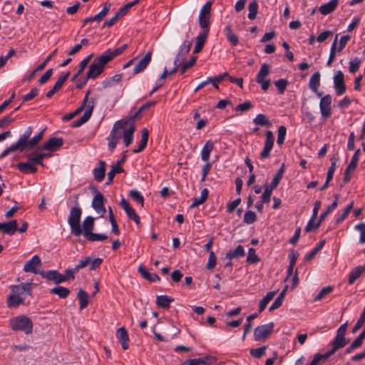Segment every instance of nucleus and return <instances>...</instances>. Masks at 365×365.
<instances>
[{
  "mask_svg": "<svg viewBox=\"0 0 365 365\" xmlns=\"http://www.w3.org/2000/svg\"><path fill=\"white\" fill-rule=\"evenodd\" d=\"M9 324L11 329L14 331H21L25 334H30L33 332L34 323L26 315H19L11 318Z\"/></svg>",
  "mask_w": 365,
  "mask_h": 365,
  "instance_id": "f257e3e1",
  "label": "nucleus"
},
{
  "mask_svg": "<svg viewBox=\"0 0 365 365\" xmlns=\"http://www.w3.org/2000/svg\"><path fill=\"white\" fill-rule=\"evenodd\" d=\"M82 209L81 207H72L68 218V223L71 227V232L76 237L82 235V229L80 225Z\"/></svg>",
  "mask_w": 365,
  "mask_h": 365,
  "instance_id": "f03ea898",
  "label": "nucleus"
},
{
  "mask_svg": "<svg viewBox=\"0 0 365 365\" xmlns=\"http://www.w3.org/2000/svg\"><path fill=\"white\" fill-rule=\"evenodd\" d=\"M108 59L102 54L96 58L89 66V69L86 76V80L96 79L103 71L106 65L108 63Z\"/></svg>",
  "mask_w": 365,
  "mask_h": 365,
  "instance_id": "7ed1b4c3",
  "label": "nucleus"
},
{
  "mask_svg": "<svg viewBox=\"0 0 365 365\" xmlns=\"http://www.w3.org/2000/svg\"><path fill=\"white\" fill-rule=\"evenodd\" d=\"M274 327V322L258 326L254 331V339L256 341H264L273 332Z\"/></svg>",
  "mask_w": 365,
  "mask_h": 365,
  "instance_id": "20e7f679",
  "label": "nucleus"
},
{
  "mask_svg": "<svg viewBox=\"0 0 365 365\" xmlns=\"http://www.w3.org/2000/svg\"><path fill=\"white\" fill-rule=\"evenodd\" d=\"M211 2H207L200 9L199 14V24L204 31L209 32V26L210 24V10Z\"/></svg>",
  "mask_w": 365,
  "mask_h": 365,
  "instance_id": "39448f33",
  "label": "nucleus"
},
{
  "mask_svg": "<svg viewBox=\"0 0 365 365\" xmlns=\"http://www.w3.org/2000/svg\"><path fill=\"white\" fill-rule=\"evenodd\" d=\"M359 153H360V149H358L356 150L355 153L352 156L351 162L348 165L347 168L345 169L344 176V178L342 180L343 184L341 185V186H343L344 185H345L350 180L351 173L356 169V168L357 166L359 158Z\"/></svg>",
  "mask_w": 365,
  "mask_h": 365,
  "instance_id": "423d86ee",
  "label": "nucleus"
},
{
  "mask_svg": "<svg viewBox=\"0 0 365 365\" xmlns=\"http://www.w3.org/2000/svg\"><path fill=\"white\" fill-rule=\"evenodd\" d=\"M38 274L41 276V277L52 281L56 284L67 281V277L59 273L57 270H48L47 272L40 271Z\"/></svg>",
  "mask_w": 365,
  "mask_h": 365,
  "instance_id": "0eeeda50",
  "label": "nucleus"
},
{
  "mask_svg": "<svg viewBox=\"0 0 365 365\" xmlns=\"http://www.w3.org/2000/svg\"><path fill=\"white\" fill-rule=\"evenodd\" d=\"M334 86L337 96H341L346 92V87L344 83V75L341 71L335 72L334 76Z\"/></svg>",
  "mask_w": 365,
  "mask_h": 365,
  "instance_id": "6e6552de",
  "label": "nucleus"
},
{
  "mask_svg": "<svg viewBox=\"0 0 365 365\" xmlns=\"http://www.w3.org/2000/svg\"><path fill=\"white\" fill-rule=\"evenodd\" d=\"M319 108L322 115L324 118H329L331 115V96L327 94L320 97Z\"/></svg>",
  "mask_w": 365,
  "mask_h": 365,
  "instance_id": "1a4fd4ad",
  "label": "nucleus"
},
{
  "mask_svg": "<svg viewBox=\"0 0 365 365\" xmlns=\"http://www.w3.org/2000/svg\"><path fill=\"white\" fill-rule=\"evenodd\" d=\"M63 145V140L61 138H51L43 143L41 149L49 152H54L61 148Z\"/></svg>",
  "mask_w": 365,
  "mask_h": 365,
  "instance_id": "9d476101",
  "label": "nucleus"
},
{
  "mask_svg": "<svg viewBox=\"0 0 365 365\" xmlns=\"http://www.w3.org/2000/svg\"><path fill=\"white\" fill-rule=\"evenodd\" d=\"M95 104V100H92L91 102L88 105L87 109L84 112L83 115L80 118L73 122L71 127L78 128L86 123L90 119L92 115Z\"/></svg>",
  "mask_w": 365,
  "mask_h": 365,
  "instance_id": "9b49d317",
  "label": "nucleus"
},
{
  "mask_svg": "<svg viewBox=\"0 0 365 365\" xmlns=\"http://www.w3.org/2000/svg\"><path fill=\"white\" fill-rule=\"evenodd\" d=\"M111 4L109 2H106L103 4V7L102 10L93 16L88 17L85 19L83 21V26L87 24L88 23H91L93 21H96L98 23L101 22L102 19L108 14L109 11L110 10Z\"/></svg>",
  "mask_w": 365,
  "mask_h": 365,
  "instance_id": "f8f14e48",
  "label": "nucleus"
},
{
  "mask_svg": "<svg viewBox=\"0 0 365 365\" xmlns=\"http://www.w3.org/2000/svg\"><path fill=\"white\" fill-rule=\"evenodd\" d=\"M92 207L101 217L105 215L106 210L104 207V197L101 192L96 191L92 201Z\"/></svg>",
  "mask_w": 365,
  "mask_h": 365,
  "instance_id": "ddd939ff",
  "label": "nucleus"
},
{
  "mask_svg": "<svg viewBox=\"0 0 365 365\" xmlns=\"http://www.w3.org/2000/svg\"><path fill=\"white\" fill-rule=\"evenodd\" d=\"M120 205L125 210L128 218L133 220L136 225L140 223V218L135 212V210L130 206V203L125 199L122 198L120 202Z\"/></svg>",
  "mask_w": 365,
  "mask_h": 365,
  "instance_id": "4468645a",
  "label": "nucleus"
},
{
  "mask_svg": "<svg viewBox=\"0 0 365 365\" xmlns=\"http://www.w3.org/2000/svg\"><path fill=\"white\" fill-rule=\"evenodd\" d=\"M41 260L38 255H34L32 258L26 262L24 267V271L25 272H32L34 274H38L37 267L41 265Z\"/></svg>",
  "mask_w": 365,
  "mask_h": 365,
  "instance_id": "2eb2a0df",
  "label": "nucleus"
},
{
  "mask_svg": "<svg viewBox=\"0 0 365 365\" xmlns=\"http://www.w3.org/2000/svg\"><path fill=\"white\" fill-rule=\"evenodd\" d=\"M11 293L14 295L20 296L24 293H27L29 295L31 294V283H21L18 285H12L10 287Z\"/></svg>",
  "mask_w": 365,
  "mask_h": 365,
  "instance_id": "dca6fc26",
  "label": "nucleus"
},
{
  "mask_svg": "<svg viewBox=\"0 0 365 365\" xmlns=\"http://www.w3.org/2000/svg\"><path fill=\"white\" fill-rule=\"evenodd\" d=\"M152 51H148L145 56L138 61L133 69V73L138 74L143 71L151 61Z\"/></svg>",
  "mask_w": 365,
  "mask_h": 365,
  "instance_id": "f3484780",
  "label": "nucleus"
},
{
  "mask_svg": "<svg viewBox=\"0 0 365 365\" xmlns=\"http://www.w3.org/2000/svg\"><path fill=\"white\" fill-rule=\"evenodd\" d=\"M18 230V224L16 220L7 222H0V230L4 234L12 236Z\"/></svg>",
  "mask_w": 365,
  "mask_h": 365,
  "instance_id": "a211bd4d",
  "label": "nucleus"
},
{
  "mask_svg": "<svg viewBox=\"0 0 365 365\" xmlns=\"http://www.w3.org/2000/svg\"><path fill=\"white\" fill-rule=\"evenodd\" d=\"M349 343V340L345 337L336 336L331 342V349L325 354H329V357L331 356L339 349L344 347Z\"/></svg>",
  "mask_w": 365,
  "mask_h": 365,
  "instance_id": "6ab92c4d",
  "label": "nucleus"
},
{
  "mask_svg": "<svg viewBox=\"0 0 365 365\" xmlns=\"http://www.w3.org/2000/svg\"><path fill=\"white\" fill-rule=\"evenodd\" d=\"M106 162L103 160H100L98 163V167L93 169V178L96 182H101L105 178L106 170Z\"/></svg>",
  "mask_w": 365,
  "mask_h": 365,
  "instance_id": "aec40b11",
  "label": "nucleus"
},
{
  "mask_svg": "<svg viewBox=\"0 0 365 365\" xmlns=\"http://www.w3.org/2000/svg\"><path fill=\"white\" fill-rule=\"evenodd\" d=\"M339 197V195L338 194L334 195V202L327 207V208L326 209V210L324 212L321 213L318 221L315 223V225H314L315 227H319L320 226V225L322 224V222L327 217V215H329L336 207V206L338 205L337 202H338Z\"/></svg>",
  "mask_w": 365,
  "mask_h": 365,
  "instance_id": "412c9836",
  "label": "nucleus"
},
{
  "mask_svg": "<svg viewBox=\"0 0 365 365\" xmlns=\"http://www.w3.org/2000/svg\"><path fill=\"white\" fill-rule=\"evenodd\" d=\"M116 337L118 341L121 344L123 349H128L129 347V337L128 334L125 327H120L117 330Z\"/></svg>",
  "mask_w": 365,
  "mask_h": 365,
  "instance_id": "4be33fe9",
  "label": "nucleus"
},
{
  "mask_svg": "<svg viewBox=\"0 0 365 365\" xmlns=\"http://www.w3.org/2000/svg\"><path fill=\"white\" fill-rule=\"evenodd\" d=\"M32 132V128L31 126L28 127L16 143L20 147V151H23L26 148V145L30 140Z\"/></svg>",
  "mask_w": 365,
  "mask_h": 365,
  "instance_id": "5701e85b",
  "label": "nucleus"
},
{
  "mask_svg": "<svg viewBox=\"0 0 365 365\" xmlns=\"http://www.w3.org/2000/svg\"><path fill=\"white\" fill-rule=\"evenodd\" d=\"M127 125H128V120H120L116 121L109 135L113 138L115 137L119 140L123 133L119 132L118 130L124 129Z\"/></svg>",
  "mask_w": 365,
  "mask_h": 365,
  "instance_id": "b1692460",
  "label": "nucleus"
},
{
  "mask_svg": "<svg viewBox=\"0 0 365 365\" xmlns=\"http://www.w3.org/2000/svg\"><path fill=\"white\" fill-rule=\"evenodd\" d=\"M124 131L122 134V137L123 138V142L125 147H128L133 140V134L135 130V126L134 123H130L128 128H124Z\"/></svg>",
  "mask_w": 365,
  "mask_h": 365,
  "instance_id": "393cba45",
  "label": "nucleus"
},
{
  "mask_svg": "<svg viewBox=\"0 0 365 365\" xmlns=\"http://www.w3.org/2000/svg\"><path fill=\"white\" fill-rule=\"evenodd\" d=\"M35 163L29 160V156L28 155V161L25 163H20L17 164L16 168L22 173L25 174L35 173L37 171V168L35 166Z\"/></svg>",
  "mask_w": 365,
  "mask_h": 365,
  "instance_id": "a878e982",
  "label": "nucleus"
},
{
  "mask_svg": "<svg viewBox=\"0 0 365 365\" xmlns=\"http://www.w3.org/2000/svg\"><path fill=\"white\" fill-rule=\"evenodd\" d=\"M339 0H330L329 2L322 4L319 11L322 15H328L332 13L338 6Z\"/></svg>",
  "mask_w": 365,
  "mask_h": 365,
  "instance_id": "bb28decb",
  "label": "nucleus"
},
{
  "mask_svg": "<svg viewBox=\"0 0 365 365\" xmlns=\"http://www.w3.org/2000/svg\"><path fill=\"white\" fill-rule=\"evenodd\" d=\"M320 84V73L319 72H315L309 80V88L310 89L314 92L318 97H322V93L318 91V88Z\"/></svg>",
  "mask_w": 365,
  "mask_h": 365,
  "instance_id": "cd10ccee",
  "label": "nucleus"
},
{
  "mask_svg": "<svg viewBox=\"0 0 365 365\" xmlns=\"http://www.w3.org/2000/svg\"><path fill=\"white\" fill-rule=\"evenodd\" d=\"M207 31H203L202 32L198 34V36H197L195 45L194 46L193 53H198L202 51L205 43L206 38L207 37Z\"/></svg>",
  "mask_w": 365,
  "mask_h": 365,
  "instance_id": "c85d7f7f",
  "label": "nucleus"
},
{
  "mask_svg": "<svg viewBox=\"0 0 365 365\" xmlns=\"http://www.w3.org/2000/svg\"><path fill=\"white\" fill-rule=\"evenodd\" d=\"M365 272V265L354 267L349 273V284H353L363 273Z\"/></svg>",
  "mask_w": 365,
  "mask_h": 365,
  "instance_id": "c756f323",
  "label": "nucleus"
},
{
  "mask_svg": "<svg viewBox=\"0 0 365 365\" xmlns=\"http://www.w3.org/2000/svg\"><path fill=\"white\" fill-rule=\"evenodd\" d=\"M25 299L10 293L8 296L6 304L9 308H16L24 303Z\"/></svg>",
  "mask_w": 365,
  "mask_h": 365,
  "instance_id": "7c9ffc66",
  "label": "nucleus"
},
{
  "mask_svg": "<svg viewBox=\"0 0 365 365\" xmlns=\"http://www.w3.org/2000/svg\"><path fill=\"white\" fill-rule=\"evenodd\" d=\"M94 227V218L91 216L86 217L83 221L82 232L84 237L92 232Z\"/></svg>",
  "mask_w": 365,
  "mask_h": 365,
  "instance_id": "2f4dec72",
  "label": "nucleus"
},
{
  "mask_svg": "<svg viewBox=\"0 0 365 365\" xmlns=\"http://www.w3.org/2000/svg\"><path fill=\"white\" fill-rule=\"evenodd\" d=\"M174 301V299L168 295H160L156 297V304L158 307L163 309H169L170 303Z\"/></svg>",
  "mask_w": 365,
  "mask_h": 365,
  "instance_id": "473e14b6",
  "label": "nucleus"
},
{
  "mask_svg": "<svg viewBox=\"0 0 365 365\" xmlns=\"http://www.w3.org/2000/svg\"><path fill=\"white\" fill-rule=\"evenodd\" d=\"M128 46L127 44H123L121 46H120L119 48L115 49V50H110V49H108L107 51H106L105 52H103L102 53V55L104 56V57H107L108 58V62L110 61L113 58L120 55L126 48H127Z\"/></svg>",
  "mask_w": 365,
  "mask_h": 365,
  "instance_id": "72a5a7b5",
  "label": "nucleus"
},
{
  "mask_svg": "<svg viewBox=\"0 0 365 365\" xmlns=\"http://www.w3.org/2000/svg\"><path fill=\"white\" fill-rule=\"evenodd\" d=\"M213 148H214V143L212 142V140H209L205 143V144L204 145V146L202 149V151H201V159L203 161H205V162L208 161V160L210 158V153L213 150Z\"/></svg>",
  "mask_w": 365,
  "mask_h": 365,
  "instance_id": "f704fd0d",
  "label": "nucleus"
},
{
  "mask_svg": "<svg viewBox=\"0 0 365 365\" xmlns=\"http://www.w3.org/2000/svg\"><path fill=\"white\" fill-rule=\"evenodd\" d=\"M139 273L141 274V276L150 281V282H157V281H159L160 279L159 277V276L155 274V273H150L143 266L140 265L138 267V269Z\"/></svg>",
  "mask_w": 365,
  "mask_h": 365,
  "instance_id": "c9c22d12",
  "label": "nucleus"
},
{
  "mask_svg": "<svg viewBox=\"0 0 365 365\" xmlns=\"http://www.w3.org/2000/svg\"><path fill=\"white\" fill-rule=\"evenodd\" d=\"M245 249L242 245H239L235 250H230L227 252L225 257L229 260H231L234 258H239L245 256Z\"/></svg>",
  "mask_w": 365,
  "mask_h": 365,
  "instance_id": "e433bc0d",
  "label": "nucleus"
},
{
  "mask_svg": "<svg viewBox=\"0 0 365 365\" xmlns=\"http://www.w3.org/2000/svg\"><path fill=\"white\" fill-rule=\"evenodd\" d=\"M209 194V191L207 188H204L201 191L200 197H195L192 199V202L190 205V207L191 209L198 207L199 205L203 204L207 199Z\"/></svg>",
  "mask_w": 365,
  "mask_h": 365,
  "instance_id": "4c0bfd02",
  "label": "nucleus"
},
{
  "mask_svg": "<svg viewBox=\"0 0 365 365\" xmlns=\"http://www.w3.org/2000/svg\"><path fill=\"white\" fill-rule=\"evenodd\" d=\"M192 41L190 39H185L182 44L180 46L178 53L176 56H179L180 58L183 59V56L189 53L190 51Z\"/></svg>",
  "mask_w": 365,
  "mask_h": 365,
  "instance_id": "58836bf2",
  "label": "nucleus"
},
{
  "mask_svg": "<svg viewBox=\"0 0 365 365\" xmlns=\"http://www.w3.org/2000/svg\"><path fill=\"white\" fill-rule=\"evenodd\" d=\"M29 160L34 163L35 164L44 166L43 160L44 158H47L51 156L50 153H40L33 155V154L29 155Z\"/></svg>",
  "mask_w": 365,
  "mask_h": 365,
  "instance_id": "ea45409f",
  "label": "nucleus"
},
{
  "mask_svg": "<svg viewBox=\"0 0 365 365\" xmlns=\"http://www.w3.org/2000/svg\"><path fill=\"white\" fill-rule=\"evenodd\" d=\"M210 359V356H206L198 359H187L183 365H207L209 364V360Z\"/></svg>",
  "mask_w": 365,
  "mask_h": 365,
  "instance_id": "a19ab883",
  "label": "nucleus"
},
{
  "mask_svg": "<svg viewBox=\"0 0 365 365\" xmlns=\"http://www.w3.org/2000/svg\"><path fill=\"white\" fill-rule=\"evenodd\" d=\"M339 34H337L336 36H335V38L334 40V41L332 42L331 43V48H330V53H329V58H328V61L327 62V66H330L334 58H335V56H336V45H337V40H338V36H339Z\"/></svg>",
  "mask_w": 365,
  "mask_h": 365,
  "instance_id": "79ce46f5",
  "label": "nucleus"
},
{
  "mask_svg": "<svg viewBox=\"0 0 365 365\" xmlns=\"http://www.w3.org/2000/svg\"><path fill=\"white\" fill-rule=\"evenodd\" d=\"M50 293L58 295L61 299H66L70 294V290L63 287H53L50 290Z\"/></svg>",
  "mask_w": 365,
  "mask_h": 365,
  "instance_id": "37998d69",
  "label": "nucleus"
},
{
  "mask_svg": "<svg viewBox=\"0 0 365 365\" xmlns=\"http://www.w3.org/2000/svg\"><path fill=\"white\" fill-rule=\"evenodd\" d=\"M225 35L227 40L233 45L236 46L238 44V37L233 33L232 26L227 25L225 28Z\"/></svg>",
  "mask_w": 365,
  "mask_h": 365,
  "instance_id": "c03bdc74",
  "label": "nucleus"
},
{
  "mask_svg": "<svg viewBox=\"0 0 365 365\" xmlns=\"http://www.w3.org/2000/svg\"><path fill=\"white\" fill-rule=\"evenodd\" d=\"M270 71L269 66L267 63H263L258 73L256 76L255 81H260L261 80H265V78L269 75Z\"/></svg>",
  "mask_w": 365,
  "mask_h": 365,
  "instance_id": "a18cd8bd",
  "label": "nucleus"
},
{
  "mask_svg": "<svg viewBox=\"0 0 365 365\" xmlns=\"http://www.w3.org/2000/svg\"><path fill=\"white\" fill-rule=\"evenodd\" d=\"M253 123L257 125H262L265 127H269L271 125V123L269 118L264 114H258L254 118Z\"/></svg>",
  "mask_w": 365,
  "mask_h": 365,
  "instance_id": "49530a36",
  "label": "nucleus"
},
{
  "mask_svg": "<svg viewBox=\"0 0 365 365\" xmlns=\"http://www.w3.org/2000/svg\"><path fill=\"white\" fill-rule=\"evenodd\" d=\"M46 128H43L41 132H39L37 135H34L33 138H30L29 140L26 148H34L43 138L44 132L46 131Z\"/></svg>",
  "mask_w": 365,
  "mask_h": 365,
  "instance_id": "de8ad7c7",
  "label": "nucleus"
},
{
  "mask_svg": "<svg viewBox=\"0 0 365 365\" xmlns=\"http://www.w3.org/2000/svg\"><path fill=\"white\" fill-rule=\"evenodd\" d=\"M78 297L79 299L80 309L82 310L85 309L88 305V295L87 292H86L83 289H80L78 292Z\"/></svg>",
  "mask_w": 365,
  "mask_h": 365,
  "instance_id": "09e8293b",
  "label": "nucleus"
},
{
  "mask_svg": "<svg viewBox=\"0 0 365 365\" xmlns=\"http://www.w3.org/2000/svg\"><path fill=\"white\" fill-rule=\"evenodd\" d=\"M122 78L121 74H116L111 78H106L102 82L104 88L112 87L115 83H118Z\"/></svg>",
  "mask_w": 365,
  "mask_h": 365,
  "instance_id": "8fccbe9b",
  "label": "nucleus"
},
{
  "mask_svg": "<svg viewBox=\"0 0 365 365\" xmlns=\"http://www.w3.org/2000/svg\"><path fill=\"white\" fill-rule=\"evenodd\" d=\"M249 14H248V19L250 20H253L256 18V16L258 12V4L257 1H252L250 3L249 6Z\"/></svg>",
  "mask_w": 365,
  "mask_h": 365,
  "instance_id": "3c124183",
  "label": "nucleus"
},
{
  "mask_svg": "<svg viewBox=\"0 0 365 365\" xmlns=\"http://www.w3.org/2000/svg\"><path fill=\"white\" fill-rule=\"evenodd\" d=\"M325 244V240L320 241L317 246L305 256V260L309 261L322 249Z\"/></svg>",
  "mask_w": 365,
  "mask_h": 365,
  "instance_id": "603ef678",
  "label": "nucleus"
},
{
  "mask_svg": "<svg viewBox=\"0 0 365 365\" xmlns=\"http://www.w3.org/2000/svg\"><path fill=\"white\" fill-rule=\"evenodd\" d=\"M85 238L90 242L103 241L108 239V236L105 234L91 232Z\"/></svg>",
  "mask_w": 365,
  "mask_h": 365,
  "instance_id": "864d4df0",
  "label": "nucleus"
},
{
  "mask_svg": "<svg viewBox=\"0 0 365 365\" xmlns=\"http://www.w3.org/2000/svg\"><path fill=\"white\" fill-rule=\"evenodd\" d=\"M129 196L135 202L140 204L142 207L144 205V197L142 194L137 190H132L129 192Z\"/></svg>",
  "mask_w": 365,
  "mask_h": 365,
  "instance_id": "5fc2aeb1",
  "label": "nucleus"
},
{
  "mask_svg": "<svg viewBox=\"0 0 365 365\" xmlns=\"http://www.w3.org/2000/svg\"><path fill=\"white\" fill-rule=\"evenodd\" d=\"M338 158L335 157H332L330 158V161L331 163V166L329 167L327 174V178L328 180H331L333 179L334 173L336 168V163L338 161Z\"/></svg>",
  "mask_w": 365,
  "mask_h": 365,
  "instance_id": "6e6d98bb",
  "label": "nucleus"
},
{
  "mask_svg": "<svg viewBox=\"0 0 365 365\" xmlns=\"http://www.w3.org/2000/svg\"><path fill=\"white\" fill-rule=\"evenodd\" d=\"M277 91L280 94H283L288 85V81L284 78L279 79L274 82Z\"/></svg>",
  "mask_w": 365,
  "mask_h": 365,
  "instance_id": "4d7b16f0",
  "label": "nucleus"
},
{
  "mask_svg": "<svg viewBox=\"0 0 365 365\" xmlns=\"http://www.w3.org/2000/svg\"><path fill=\"white\" fill-rule=\"evenodd\" d=\"M267 349V346H263L257 349H251L250 354L253 358L260 359L264 354Z\"/></svg>",
  "mask_w": 365,
  "mask_h": 365,
  "instance_id": "13d9d810",
  "label": "nucleus"
},
{
  "mask_svg": "<svg viewBox=\"0 0 365 365\" xmlns=\"http://www.w3.org/2000/svg\"><path fill=\"white\" fill-rule=\"evenodd\" d=\"M361 63V60L356 57L354 59L351 60L349 62V71L351 73H355L359 68Z\"/></svg>",
  "mask_w": 365,
  "mask_h": 365,
  "instance_id": "bf43d9fd",
  "label": "nucleus"
},
{
  "mask_svg": "<svg viewBox=\"0 0 365 365\" xmlns=\"http://www.w3.org/2000/svg\"><path fill=\"white\" fill-rule=\"evenodd\" d=\"M257 220V215L254 211L247 210L244 215L243 221L247 225L254 223Z\"/></svg>",
  "mask_w": 365,
  "mask_h": 365,
  "instance_id": "052dcab7",
  "label": "nucleus"
},
{
  "mask_svg": "<svg viewBox=\"0 0 365 365\" xmlns=\"http://www.w3.org/2000/svg\"><path fill=\"white\" fill-rule=\"evenodd\" d=\"M259 261V258L256 255V251L253 247H250L248 251L247 257V262L248 263L255 264Z\"/></svg>",
  "mask_w": 365,
  "mask_h": 365,
  "instance_id": "680f3d73",
  "label": "nucleus"
},
{
  "mask_svg": "<svg viewBox=\"0 0 365 365\" xmlns=\"http://www.w3.org/2000/svg\"><path fill=\"white\" fill-rule=\"evenodd\" d=\"M333 290L331 286H328L322 289L319 293L315 297L314 301H320L325 298Z\"/></svg>",
  "mask_w": 365,
  "mask_h": 365,
  "instance_id": "e2e57ef3",
  "label": "nucleus"
},
{
  "mask_svg": "<svg viewBox=\"0 0 365 365\" xmlns=\"http://www.w3.org/2000/svg\"><path fill=\"white\" fill-rule=\"evenodd\" d=\"M287 133V128L284 125H281L278 128V135L277 143L279 145H281L284 143L285 136Z\"/></svg>",
  "mask_w": 365,
  "mask_h": 365,
  "instance_id": "0e129e2a",
  "label": "nucleus"
},
{
  "mask_svg": "<svg viewBox=\"0 0 365 365\" xmlns=\"http://www.w3.org/2000/svg\"><path fill=\"white\" fill-rule=\"evenodd\" d=\"M273 189L274 188L269 186L268 184L264 185V190L262 195V200H263V202L265 203H268L270 201Z\"/></svg>",
  "mask_w": 365,
  "mask_h": 365,
  "instance_id": "69168bd1",
  "label": "nucleus"
},
{
  "mask_svg": "<svg viewBox=\"0 0 365 365\" xmlns=\"http://www.w3.org/2000/svg\"><path fill=\"white\" fill-rule=\"evenodd\" d=\"M253 108L252 103L250 101H245L237 106L235 110L241 113L247 112Z\"/></svg>",
  "mask_w": 365,
  "mask_h": 365,
  "instance_id": "338daca9",
  "label": "nucleus"
},
{
  "mask_svg": "<svg viewBox=\"0 0 365 365\" xmlns=\"http://www.w3.org/2000/svg\"><path fill=\"white\" fill-rule=\"evenodd\" d=\"M354 229L360 232L359 242L365 243V223H360L355 225Z\"/></svg>",
  "mask_w": 365,
  "mask_h": 365,
  "instance_id": "774afa93",
  "label": "nucleus"
}]
</instances>
